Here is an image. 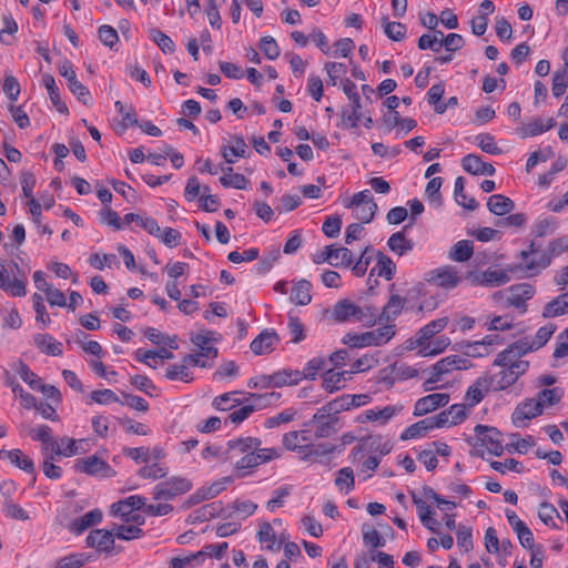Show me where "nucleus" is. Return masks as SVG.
I'll return each instance as SVG.
<instances>
[{"mask_svg":"<svg viewBox=\"0 0 568 568\" xmlns=\"http://www.w3.org/2000/svg\"><path fill=\"white\" fill-rule=\"evenodd\" d=\"M34 344L37 347L52 356H60L62 354V344L54 339L51 335L48 334H38L34 336Z\"/></svg>","mask_w":568,"mask_h":568,"instance_id":"nucleus-36","label":"nucleus"},{"mask_svg":"<svg viewBox=\"0 0 568 568\" xmlns=\"http://www.w3.org/2000/svg\"><path fill=\"white\" fill-rule=\"evenodd\" d=\"M42 83L48 91V94H49V98H50L52 104L57 108V110L60 113L67 114L69 112V110H68V106L65 105V103H63L61 100L59 88L55 84L54 78L49 73H44L42 75Z\"/></svg>","mask_w":568,"mask_h":568,"instance_id":"nucleus-34","label":"nucleus"},{"mask_svg":"<svg viewBox=\"0 0 568 568\" xmlns=\"http://www.w3.org/2000/svg\"><path fill=\"white\" fill-rule=\"evenodd\" d=\"M377 211V204L374 202V199L371 192L367 190V197L356 206L354 210V216L356 220L362 223H369L373 221Z\"/></svg>","mask_w":568,"mask_h":568,"instance_id":"nucleus-35","label":"nucleus"},{"mask_svg":"<svg viewBox=\"0 0 568 568\" xmlns=\"http://www.w3.org/2000/svg\"><path fill=\"white\" fill-rule=\"evenodd\" d=\"M165 377L170 381H182L185 383H190L193 379L191 372L186 365L182 363L171 365L166 369Z\"/></svg>","mask_w":568,"mask_h":568,"instance_id":"nucleus-53","label":"nucleus"},{"mask_svg":"<svg viewBox=\"0 0 568 568\" xmlns=\"http://www.w3.org/2000/svg\"><path fill=\"white\" fill-rule=\"evenodd\" d=\"M372 396L369 394H355V395H343L332 400L331 409L337 414L344 410H348L352 407H362L371 403Z\"/></svg>","mask_w":568,"mask_h":568,"instance_id":"nucleus-19","label":"nucleus"},{"mask_svg":"<svg viewBox=\"0 0 568 568\" xmlns=\"http://www.w3.org/2000/svg\"><path fill=\"white\" fill-rule=\"evenodd\" d=\"M535 290L530 284H517L507 288L506 305L526 311V301L530 300Z\"/></svg>","mask_w":568,"mask_h":568,"instance_id":"nucleus-14","label":"nucleus"},{"mask_svg":"<svg viewBox=\"0 0 568 568\" xmlns=\"http://www.w3.org/2000/svg\"><path fill=\"white\" fill-rule=\"evenodd\" d=\"M412 227V223L404 225L402 231L393 233L387 240L388 248L396 255L403 256L413 251L414 242L406 237V232Z\"/></svg>","mask_w":568,"mask_h":568,"instance_id":"nucleus-18","label":"nucleus"},{"mask_svg":"<svg viewBox=\"0 0 568 568\" xmlns=\"http://www.w3.org/2000/svg\"><path fill=\"white\" fill-rule=\"evenodd\" d=\"M75 469L80 473L99 476L101 478H111L115 475V470L106 462L95 455L78 459Z\"/></svg>","mask_w":568,"mask_h":568,"instance_id":"nucleus-8","label":"nucleus"},{"mask_svg":"<svg viewBox=\"0 0 568 568\" xmlns=\"http://www.w3.org/2000/svg\"><path fill=\"white\" fill-rule=\"evenodd\" d=\"M464 178L458 176L455 180V187H454V197L457 204L462 205L463 207L474 211L478 207V202L474 197H468L464 190Z\"/></svg>","mask_w":568,"mask_h":568,"instance_id":"nucleus-42","label":"nucleus"},{"mask_svg":"<svg viewBox=\"0 0 568 568\" xmlns=\"http://www.w3.org/2000/svg\"><path fill=\"white\" fill-rule=\"evenodd\" d=\"M529 367V363H517L510 367H503V369L494 375L493 379L496 382V386L499 389H505L516 383L518 377L526 373Z\"/></svg>","mask_w":568,"mask_h":568,"instance_id":"nucleus-17","label":"nucleus"},{"mask_svg":"<svg viewBox=\"0 0 568 568\" xmlns=\"http://www.w3.org/2000/svg\"><path fill=\"white\" fill-rule=\"evenodd\" d=\"M554 126L555 121L551 118L547 120L535 119L521 128H518L517 132L521 138L535 136L552 129Z\"/></svg>","mask_w":568,"mask_h":568,"instance_id":"nucleus-30","label":"nucleus"},{"mask_svg":"<svg viewBox=\"0 0 568 568\" xmlns=\"http://www.w3.org/2000/svg\"><path fill=\"white\" fill-rule=\"evenodd\" d=\"M450 344V339L446 336H439L433 342H427L424 346H419V355L425 356H435L443 353L448 345Z\"/></svg>","mask_w":568,"mask_h":568,"instance_id":"nucleus-46","label":"nucleus"},{"mask_svg":"<svg viewBox=\"0 0 568 568\" xmlns=\"http://www.w3.org/2000/svg\"><path fill=\"white\" fill-rule=\"evenodd\" d=\"M261 444L262 442L258 438L245 437L229 440L227 446L230 450H236L241 454H246L252 452V449H257V447H260Z\"/></svg>","mask_w":568,"mask_h":568,"instance_id":"nucleus-47","label":"nucleus"},{"mask_svg":"<svg viewBox=\"0 0 568 568\" xmlns=\"http://www.w3.org/2000/svg\"><path fill=\"white\" fill-rule=\"evenodd\" d=\"M474 252L473 242L468 240L458 241L449 251V258L456 262L468 261Z\"/></svg>","mask_w":568,"mask_h":568,"instance_id":"nucleus-44","label":"nucleus"},{"mask_svg":"<svg viewBox=\"0 0 568 568\" xmlns=\"http://www.w3.org/2000/svg\"><path fill=\"white\" fill-rule=\"evenodd\" d=\"M287 326L291 335V343L297 344L305 338L304 326L298 317L290 314Z\"/></svg>","mask_w":568,"mask_h":568,"instance_id":"nucleus-62","label":"nucleus"},{"mask_svg":"<svg viewBox=\"0 0 568 568\" xmlns=\"http://www.w3.org/2000/svg\"><path fill=\"white\" fill-rule=\"evenodd\" d=\"M301 382L300 371L282 369L271 374V383L273 387H283L285 385H296Z\"/></svg>","mask_w":568,"mask_h":568,"instance_id":"nucleus-38","label":"nucleus"},{"mask_svg":"<svg viewBox=\"0 0 568 568\" xmlns=\"http://www.w3.org/2000/svg\"><path fill=\"white\" fill-rule=\"evenodd\" d=\"M10 462L11 464L24 470L26 473H34V464L32 459L29 456L24 455L20 449H13Z\"/></svg>","mask_w":568,"mask_h":568,"instance_id":"nucleus-60","label":"nucleus"},{"mask_svg":"<svg viewBox=\"0 0 568 568\" xmlns=\"http://www.w3.org/2000/svg\"><path fill=\"white\" fill-rule=\"evenodd\" d=\"M564 395V392L559 387L554 388H545L538 392L536 400L541 404V409L544 410L545 406H552L557 404Z\"/></svg>","mask_w":568,"mask_h":568,"instance_id":"nucleus-48","label":"nucleus"},{"mask_svg":"<svg viewBox=\"0 0 568 568\" xmlns=\"http://www.w3.org/2000/svg\"><path fill=\"white\" fill-rule=\"evenodd\" d=\"M484 384H486V381L478 378L468 387L465 395V400L469 407L476 406L485 397V394L488 392V387L485 386L484 388Z\"/></svg>","mask_w":568,"mask_h":568,"instance_id":"nucleus-43","label":"nucleus"},{"mask_svg":"<svg viewBox=\"0 0 568 568\" xmlns=\"http://www.w3.org/2000/svg\"><path fill=\"white\" fill-rule=\"evenodd\" d=\"M260 49L264 53V55L270 60L277 59L281 53L277 42L271 36H265L261 39Z\"/></svg>","mask_w":568,"mask_h":568,"instance_id":"nucleus-59","label":"nucleus"},{"mask_svg":"<svg viewBox=\"0 0 568 568\" xmlns=\"http://www.w3.org/2000/svg\"><path fill=\"white\" fill-rule=\"evenodd\" d=\"M0 288L11 296H24L27 294L26 276L14 275L11 278L10 272L0 263Z\"/></svg>","mask_w":568,"mask_h":568,"instance_id":"nucleus-15","label":"nucleus"},{"mask_svg":"<svg viewBox=\"0 0 568 568\" xmlns=\"http://www.w3.org/2000/svg\"><path fill=\"white\" fill-rule=\"evenodd\" d=\"M213 332L199 333L191 337V342L197 347V352L204 359H214L217 356V348L211 343L213 341Z\"/></svg>","mask_w":568,"mask_h":568,"instance_id":"nucleus-22","label":"nucleus"},{"mask_svg":"<svg viewBox=\"0 0 568 568\" xmlns=\"http://www.w3.org/2000/svg\"><path fill=\"white\" fill-rule=\"evenodd\" d=\"M311 288L312 284L307 280L296 282L291 291V302L301 306L310 304L312 301Z\"/></svg>","mask_w":568,"mask_h":568,"instance_id":"nucleus-32","label":"nucleus"},{"mask_svg":"<svg viewBox=\"0 0 568 568\" xmlns=\"http://www.w3.org/2000/svg\"><path fill=\"white\" fill-rule=\"evenodd\" d=\"M3 514L6 517L17 520H28L29 514L19 505H17L9 496L3 501Z\"/></svg>","mask_w":568,"mask_h":568,"instance_id":"nucleus-49","label":"nucleus"},{"mask_svg":"<svg viewBox=\"0 0 568 568\" xmlns=\"http://www.w3.org/2000/svg\"><path fill=\"white\" fill-rule=\"evenodd\" d=\"M433 429V425L430 418L427 417L422 419L410 426H408L402 434V440H408L417 437L424 436L428 430Z\"/></svg>","mask_w":568,"mask_h":568,"instance_id":"nucleus-45","label":"nucleus"},{"mask_svg":"<svg viewBox=\"0 0 568 568\" xmlns=\"http://www.w3.org/2000/svg\"><path fill=\"white\" fill-rule=\"evenodd\" d=\"M469 276L474 284L490 287L504 285L510 280L505 271L497 270H487L476 274L470 273Z\"/></svg>","mask_w":568,"mask_h":568,"instance_id":"nucleus-20","label":"nucleus"},{"mask_svg":"<svg viewBox=\"0 0 568 568\" xmlns=\"http://www.w3.org/2000/svg\"><path fill=\"white\" fill-rule=\"evenodd\" d=\"M552 357L555 359L568 357V327L557 335Z\"/></svg>","mask_w":568,"mask_h":568,"instance_id":"nucleus-64","label":"nucleus"},{"mask_svg":"<svg viewBox=\"0 0 568 568\" xmlns=\"http://www.w3.org/2000/svg\"><path fill=\"white\" fill-rule=\"evenodd\" d=\"M404 406L400 404L374 407L359 414L356 420L361 424L371 422L379 426L386 425L393 417L402 413Z\"/></svg>","mask_w":568,"mask_h":568,"instance_id":"nucleus-6","label":"nucleus"},{"mask_svg":"<svg viewBox=\"0 0 568 568\" xmlns=\"http://www.w3.org/2000/svg\"><path fill=\"white\" fill-rule=\"evenodd\" d=\"M449 323V318L447 316L439 317L429 322L428 324L420 327L416 335L415 339H409V348L416 346H424L427 342H429L435 335L440 333Z\"/></svg>","mask_w":568,"mask_h":568,"instance_id":"nucleus-11","label":"nucleus"},{"mask_svg":"<svg viewBox=\"0 0 568 568\" xmlns=\"http://www.w3.org/2000/svg\"><path fill=\"white\" fill-rule=\"evenodd\" d=\"M487 207L493 214L501 216L510 213L515 207V203L503 194H494L488 197Z\"/></svg>","mask_w":568,"mask_h":568,"instance_id":"nucleus-33","label":"nucleus"},{"mask_svg":"<svg viewBox=\"0 0 568 568\" xmlns=\"http://www.w3.org/2000/svg\"><path fill=\"white\" fill-rule=\"evenodd\" d=\"M568 88L567 70L557 71L552 75L551 93L555 98L561 97Z\"/></svg>","mask_w":568,"mask_h":568,"instance_id":"nucleus-57","label":"nucleus"},{"mask_svg":"<svg viewBox=\"0 0 568 568\" xmlns=\"http://www.w3.org/2000/svg\"><path fill=\"white\" fill-rule=\"evenodd\" d=\"M57 455H63L67 457L73 456L78 454L77 442L69 437H63L60 439V443L55 442L53 444V450Z\"/></svg>","mask_w":568,"mask_h":568,"instance_id":"nucleus-56","label":"nucleus"},{"mask_svg":"<svg viewBox=\"0 0 568 568\" xmlns=\"http://www.w3.org/2000/svg\"><path fill=\"white\" fill-rule=\"evenodd\" d=\"M449 402V395L446 393H433L427 396L419 398L415 403L414 415L423 416L435 409L447 405Z\"/></svg>","mask_w":568,"mask_h":568,"instance_id":"nucleus-16","label":"nucleus"},{"mask_svg":"<svg viewBox=\"0 0 568 568\" xmlns=\"http://www.w3.org/2000/svg\"><path fill=\"white\" fill-rule=\"evenodd\" d=\"M240 393H225L214 398L213 405L219 410H230L233 407L241 405L242 400L237 398Z\"/></svg>","mask_w":568,"mask_h":568,"instance_id":"nucleus-51","label":"nucleus"},{"mask_svg":"<svg viewBox=\"0 0 568 568\" xmlns=\"http://www.w3.org/2000/svg\"><path fill=\"white\" fill-rule=\"evenodd\" d=\"M377 315V308L373 306L362 308L348 300L338 301L332 310V317L338 323L357 321L372 326L375 324Z\"/></svg>","mask_w":568,"mask_h":568,"instance_id":"nucleus-1","label":"nucleus"},{"mask_svg":"<svg viewBox=\"0 0 568 568\" xmlns=\"http://www.w3.org/2000/svg\"><path fill=\"white\" fill-rule=\"evenodd\" d=\"M220 170L223 175L220 178V183L224 187H234L237 190H245L250 183V181L240 173H234L232 166L221 165Z\"/></svg>","mask_w":568,"mask_h":568,"instance_id":"nucleus-28","label":"nucleus"},{"mask_svg":"<svg viewBox=\"0 0 568 568\" xmlns=\"http://www.w3.org/2000/svg\"><path fill=\"white\" fill-rule=\"evenodd\" d=\"M283 446L291 452H305L313 444L310 427L301 430L285 433L282 439Z\"/></svg>","mask_w":568,"mask_h":568,"instance_id":"nucleus-12","label":"nucleus"},{"mask_svg":"<svg viewBox=\"0 0 568 568\" xmlns=\"http://www.w3.org/2000/svg\"><path fill=\"white\" fill-rule=\"evenodd\" d=\"M138 474L140 477L145 478V479H160V478H164L166 476L168 468L158 463H154L152 465L142 467L138 471Z\"/></svg>","mask_w":568,"mask_h":568,"instance_id":"nucleus-63","label":"nucleus"},{"mask_svg":"<svg viewBox=\"0 0 568 568\" xmlns=\"http://www.w3.org/2000/svg\"><path fill=\"white\" fill-rule=\"evenodd\" d=\"M87 544L100 551H109L114 545V531L95 529L87 537Z\"/></svg>","mask_w":568,"mask_h":568,"instance_id":"nucleus-23","label":"nucleus"},{"mask_svg":"<svg viewBox=\"0 0 568 568\" xmlns=\"http://www.w3.org/2000/svg\"><path fill=\"white\" fill-rule=\"evenodd\" d=\"M538 517L545 525L556 527L555 518L560 516L552 504L544 501L539 506Z\"/></svg>","mask_w":568,"mask_h":568,"instance_id":"nucleus-55","label":"nucleus"},{"mask_svg":"<svg viewBox=\"0 0 568 568\" xmlns=\"http://www.w3.org/2000/svg\"><path fill=\"white\" fill-rule=\"evenodd\" d=\"M565 314H568V291L546 303L542 308V317L545 318H554Z\"/></svg>","mask_w":568,"mask_h":568,"instance_id":"nucleus-26","label":"nucleus"},{"mask_svg":"<svg viewBox=\"0 0 568 568\" xmlns=\"http://www.w3.org/2000/svg\"><path fill=\"white\" fill-rule=\"evenodd\" d=\"M352 374V369L343 372H334L328 369L323 376V387L327 392L333 393L334 390L339 389L342 387V382H345L347 379L346 376H351Z\"/></svg>","mask_w":568,"mask_h":568,"instance_id":"nucleus-39","label":"nucleus"},{"mask_svg":"<svg viewBox=\"0 0 568 568\" xmlns=\"http://www.w3.org/2000/svg\"><path fill=\"white\" fill-rule=\"evenodd\" d=\"M278 457L280 454L275 448H261L260 446L257 449H252V452L246 453L239 459L235 467L237 470L250 469Z\"/></svg>","mask_w":568,"mask_h":568,"instance_id":"nucleus-9","label":"nucleus"},{"mask_svg":"<svg viewBox=\"0 0 568 568\" xmlns=\"http://www.w3.org/2000/svg\"><path fill=\"white\" fill-rule=\"evenodd\" d=\"M351 106L352 112L347 113V111H343L341 114V126L343 129H356L358 126V121L363 118V113L361 112L362 104L361 98L356 100H352Z\"/></svg>","mask_w":568,"mask_h":568,"instance_id":"nucleus-37","label":"nucleus"},{"mask_svg":"<svg viewBox=\"0 0 568 568\" xmlns=\"http://www.w3.org/2000/svg\"><path fill=\"white\" fill-rule=\"evenodd\" d=\"M325 359L321 357H316L311 359L303 371H300L301 381L303 379H315L316 375L320 371H323L325 367Z\"/></svg>","mask_w":568,"mask_h":568,"instance_id":"nucleus-58","label":"nucleus"},{"mask_svg":"<svg viewBox=\"0 0 568 568\" xmlns=\"http://www.w3.org/2000/svg\"><path fill=\"white\" fill-rule=\"evenodd\" d=\"M102 511L100 509H93L89 513L84 514L82 517L74 519L70 525V531L74 534H82L84 530L90 528L91 526L100 523L102 520Z\"/></svg>","mask_w":568,"mask_h":568,"instance_id":"nucleus-29","label":"nucleus"},{"mask_svg":"<svg viewBox=\"0 0 568 568\" xmlns=\"http://www.w3.org/2000/svg\"><path fill=\"white\" fill-rule=\"evenodd\" d=\"M551 263L550 255L546 251H541L538 255H532L528 260H523L521 268L529 276L539 274Z\"/></svg>","mask_w":568,"mask_h":568,"instance_id":"nucleus-25","label":"nucleus"},{"mask_svg":"<svg viewBox=\"0 0 568 568\" xmlns=\"http://www.w3.org/2000/svg\"><path fill=\"white\" fill-rule=\"evenodd\" d=\"M404 304L405 298L396 294L392 295L386 305L383 307V311L379 314V320H385L387 322L393 321L397 315L400 314Z\"/></svg>","mask_w":568,"mask_h":568,"instance_id":"nucleus-41","label":"nucleus"},{"mask_svg":"<svg viewBox=\"0 0 568 568\" xmlns=\"http://www.w3.org/2000/svg\"><path fill=\"white\" fill-rule=\"evenodd\" d=\"M191 488L192 483L187 478L173 476L153 488V498L155 500H170L187 493Z\"/></svg>","mask_w":568,"mask_h":568,"instance_id":"nucleus-4","label":"nucleus"},{"mask_svg":"<svg viewBox=\"0 0 568 568\" xmlns=\"http://www.w3.org/2000/svg\"><path fill=\"white\" fill-rule=\"evenodd\" d=\"M396 265L389 256L382 251L376 252V264L371 271V275L377 273L378 276L385 277L390 281L395 274Z\"/></svg>","mask_w":568,"mask_h":568,"instance_id":"nucleus-31","label":"nucleus"},{"mask_svg":"<svg viewBox=\"0 0 568 568\" xmlns=\"http://www.w3.org/2000/svg\"><path fill=\"white\" fill-rule=\"evenodd\" d=\"M384 32L393 41H402L406 37V27L400 22H388L387 18H383Z\"/></svg>","mask_w":568,"mask_h":568,"instance_id":"nucleus-54","label":"nucleus"},{"mask_svg":"<svg viewBox=\"0 0 568 568\" xmlns=\"http://www.w3.org/2000/svg\"><path fill=\"white\" fill-rule=\"evenodd\" d=\"M248 152V146L245 143L243 136L234 135L231 138L230 145H223L221 148L222 156L229 164L235 163V158H245Z\"/></svg>","mask_w":568,"mask_h":568,"instance_id":"nucleus-21","label":"nucleus"},{"mask_svg":"<svg viewBox=\"0 0 568 568\" xmlns=\"http://www.w3.org/2000/svg\"><path fill=\"white\" fill-rule=\"evenodd\" d=\"M87 559L84 554H71L57 560L54 568H81Z\"/></svg>","mask_w":568,"mask_h":568,"instance_id":"nucleus-61","label":"nucleus"},{"mask_svg":"<svg viewBox=\"0 0 568 568\" xmlns=\"http://www.w3.org/2000/svg\"><path fill=\"white\" fill-rule=\"evenodd\" d=\"M59 73L67 79L69 90L78 98V100L84 105H89L91 103V94L89 90L77 79L75 71L68 60L60 63Z\"/></svg>","mask_w":568,"mask_h":568,"instance_id":"nucleus-7","label":"nucleus"},{"mask_svg":"<svg viewBox=\"0 0 568 568\" xmlns=\"http://www.w3.org/2000/svg\"><path fill=\"white\" fill-rule=\"evenodd\" d=\"M474 430L478 439L481 442V446H485L490 454L495 456L503 455L504 446L500 440L501 434L497 428L477 425Z\"/></svg>","mask_w":568,"mask_h":568,"instance_id":"nucleus-10","label":"nucleus"},{"mask_svg":"<svg viewBox=\"0 0 568 568\" xmlns=\"http://www.w3.org/2000/svg\"><path fill=\"white\" fill-rule=\"evenodd\" d=\"M395 335V325L388 324L374 331L362 334L347 333L343 337V343L353 348L366 346H379L390 341Z\"/></svg>","mask_w":568,"mask_h":568,"instance_id":"nucleus-2","label":"nucleus"},{"mask_svg":"<svg viewBox=\"0 0 568 568\" xmlns=\"http://www.w3.org/2000/svg\"><path fill=\"white\" fill-rule=\"evenodd\" d=\"M277 339L275 331L264 329L251 342L250 348L255 355L270 353Z\"/></svg>","mask_w":568,"mask_h":568,"instance_id":"nucleus-24","label":"nucleus"},{"mask_svg":"<svg viewBox=\"0 0 568 568\" xmlns=\"http://www.w3.org/2000/svg\"><path fill=\"white\" fill-rule=\"evenodd\" d=\"M354 473L349 467H344L337 471L335 485L341 491L345 489V494L349 493L354 488Z\"/></svg>","mask_w":568,"mask_h":568,"instance_id":"nucleus-50","label":"nucleus"},{"mask_svg":"<svg viewBox=\"0 0 568 568\" xmlns=\"http://www.w3.org/2000/svg\"><path fill=\"white\" fill-rule=\"evenodd\" d=\"M250 397L253 399V404L240 407L233 410L229 415V419L233 424H240L246 419L256 407H264L270 405L273 400H277L281 397L280 393H267V394H251Z\"/></svg>","mask_w":568,"mask_h":568,"instance_id":"nucleus-5","label":"nucleus"},{"mask_svg":"<svg viewBox=\"0 0 568 568\" xmlns=\"http://www.w3.org/2000/svg\"><path fill=\"white\" fill-rule=\"evenodd\" d=\"M150 38L158 44V47L162 50L164 53H173L175 50V45L172 41V39L163 33L159 29H150L149 31Z\"/></svg>","mask_w":568,"mask_h":568,"instance_id":"nucleus-52","label":"nucleus"},{"mask_svg":"<svg viewBox=\"0 0 568 568\" xmlns=\"http://www.w3.org/2000/svg\"><path fill=\"white\" fill-rule=\"evenodd\" d=\"M223 511L222 503L214 501L211 504H206L196 510H194L191 515L193 521H207L213 519L216 516H220Z\"/></svg>","mask_w":568,"mask_h":568,"instance_id":"nucleus-40","label":"nucleus"},{"mask_svg":"<svg viewBox=\"0 0 568 568\" xmlns=\"http://www.w3.org/2000/svg\"><path fill=\"white\" fill-rule=\"evenodd\" d=\"M470 367L471 363L466 357H462L459 355L446 356L433 365L432 375L423 384L424 390H433L435 388L433 385L440 382L444 375H447L453 371H466Z\"/></svg>","mask_w":568,"mask_h":568,"instance_id":"nucleus-3","label":"nucleus"},{"mask_svg":"<svg viewBox=\"0 0 568 568\" xmlns=\"http://www.w3.org/2000/svg\"><path fill=\"white\" fill-rule=\"evenodd\" d=\"M428 281L446 288H453L457 286L460 278L452 267H443L433 271Z\"/></svg>","mask_w":568,"mask_h":568,"instance_id":"nucleus-27","label":"nucleus"},{"mask_svg":"<svg viewBox=\"0 0 568 568\" xmlns=\"http://www.w3.org/2000/svg\"><path fill=\"white\" fill-rule=\"evenodd\" d=\"M541 404L536 398H528L523 403L518 404L515 408L511 420L516 426L525 425L526 420H530L542 414Z\"/></svg>","mask_w":568,"mask_h":568,"instance_id":"nucleus-13","label":"nucleus"}]
</instances>
